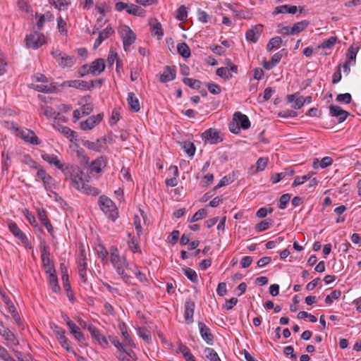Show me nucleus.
Instances as JSON below:
<instances>
[{
	"label": "nucleus",
	"mask_w": 361,
	"mask_h": 361,
	"mask_svg": "<svg viewBox=\"0 0 361 361\" xmlns=\"http://www.w3.org/2000/svg\"><path fill=\"white\" fill-rule=\"evenodd\" d=\"M25 42L27 48L37 49L46 43V39L44 34L34 31L25 37Z\"/></svg>",
	"instance_id": "3"
},
{
	"label": "nucleus",
	"mask_w": 361,
	"mask_h": 361,
	"mask_svg": "<svg viewBox=\"0 0 361 361\" xmlns=\"http://www.w3.org/2000/svg\"><path fill=\"white\" fill-rule=\"evenodd\" d=\"M309 25V21L304 20L300 22H298L291 27V32L293 35H295L300 33L303 31Z\"/></svg>",
	"instance_id": "42"
},
{
	"label": "nucleus",
	"mask_w": 361,
	"mask_h": 361,
	"mask_svg": "<svg viewBox=\"0 0 361 361\" xmlns=\"http://www.w3.org/2000/svg\"><path fill=\"white\" fill-rule=\"evenodd\" d=\"M233 121L235 123H232L229 126V129L232 133H237L239 127L244 130H247L250 127V121L248 117L239 111L233 114Z\"/></svg>",
	"instance_id": "5"
},
{
	"label": "nucleus",
	"mask_w": 361,
	"mask_h": 361,
	"mask_svg": "<svg viewBox=\"0 0 361 361\" xmlns=\"http://www.w3.org/2000/svg\"><path fill=\"white\" fill-rule=\"evenodd\" d=\"M59 131L64 135L71 142L76 140V133L67 126H61Z\"/></svg>",
	"instance_id": "45"
},
{
	"label": "nucleus",
	"mask_w": 361,
	"mask_h": 361,
	"mask_svg": "<svg viewBox=\"0 0 361 361\" xmlns=\"http://www.w3.org/2000/svg\"><path fill=\"white\" fill-rule=\"evenodd\" d=\"M63 173L65 176V179L69 180L73 188L78 190L82 189L85 183L82 178L83 172L78 167L67 165Z\"/></svg>",
	"instance_id": "1"
},
{
	"label": "nucleus",
	"mask_w": 361,
	"mask_h": 361,
	"mask_svg": "<svg viewBox=\"0 0 361 361\" xmlns=\"http://www.w3.org/2000/svg\"><path fill=\"white\" fill-rule=\"evenodd\" d=\"M90 99V96L85 97L82 99L85 100V104H82L80 108L82 114L89 115L93 111V104L87 102Z\"/></svg>",
	"instance_id": "52"
},
{
	"label": "nucleus",
	"mask_w": 361,
	"mask_h": 361,
	"mask_svg": "<svg viewBox=\"0 0 361 361\" xmlns=\"http://www.w3.org/2000/svg\"><path fill=\"white\" fill-rule=\"evenodd\" d=\"M282 39L280 37H275L269 41L267 44V51H272L274 48H278L282 44Z\"/></svg>",
	"instance_id": "47"
},
{
	"label": "nucleus",
	"mask_w": 361,
	"mask_h": 361,
	"mask_svg": "<svg viewBox=\"0 0 361 361\" xmlns=\"http://www.w3.org/2000/svg\"><path fill=\"white\" fill-rule=\"evenodd\" d=\"M273 221L271 219H267L262 221L255 226V230L257 232L260 233L267 230L272 226Z\"/></svg>",
	"instance_id": "54"
},
{
	"label": "nucleus",
	"mask_w": 361,
	"mask_h": 361,
	"mask_svg": "<svg viewBox=\"0 0 361 361\" xmlns=\"http://www.w3.org/2000/svg\"><path fill=\"white\" fill-rule=\"evenodd\" d=\"M182 149L190 157H193L195 152V146L193 142L185 141L182 144Z\"/></svg>",
	"instance_id": "48"
},
{
	"label": "nucleus",
	"mask_w": 361,
	"mask_h": 361,
	"mask_svg": "<svg viewBox=\"0 0 361 361\" xmlns=\"http://www.w3.org/2000/svg\"><path fill=\"white\" fill-rule=\"evenodd\" d=\"M359 51V47L352 44L347 50L345 54V63H351L353 66L356 63V56Z\"/></svg>",
	"instance_id": "27"
},
{
	"label": "nucleus",
	"mask_w": 361,
	"mask_h": 361,
	"mask_svg": "<svg viewBox=\"0 0 361 361\" xmlns=\"http://www.w3.org/2000/svg\"><path fill=\"white\" fill-rule=\"evenodd\" d=\"M341 292L339 290H333L330 295H326L325 302L331 305L333 303L334 300H337L341 297Z\"/></svg>",
	"instance_id": "61"
},
{
	"label": "nucleus",
	"mask_w": 361,
	"mask_h": 361,
	"mask_svg": "<svg viewBox=\"0 0 361 361\" xmlns=\"http://www.w3.org/2000/svg\"><path fill=\"white\" fill-rule=\"evenodd\" d=\"M23 162L28 165L30 168L38 170L41 167L30 155L26 154L23 157Z\"/></svg>",
	"instance_id": "58"
},
{
	"label": "nucleus",
	"mask_w": 361,
	"mask_h": 361,
	"mask_svg": "<svg viewBox=\"0 0 361 361\" xmlns=\"http://www.w3.org/2000/svg\"><path fill=\"white\" fill-rule=\"evenodd\" d=\"M195 302L189 300L184 305V319L188 324L193 322V314L195 312Z\"/></svg>",
	"instance_id": "19"
},
{
	"label": "nucleus",
	"mask_w": 361,
	"mask_h": 361,
	"mask_svg": "<svg viewBox=\"0 0 361 361\" xmlns=\"http://www.w3.org/2000/svg\"><path fill=\"white\" fill-rule=\"evenodd\" d=\"M63 87L68 86L69 87H74L80 90H91L92 86H89V82L80 80H67L63 82Z\"/></svg>",
	"instance_id": "17"
},
{
	"label": "nucleus",
	"mask_w": 361,
	"mask_h": 361,
	"mask_svg": "<svg viewBox=\"0 0 361 361\" xmlns=\"http://www.w3.org/2000/svg\"><path fill=\"white\" fill-rule=\"evenodd\" d=\"M338 42V37L332 36L327 39L324 40L319 46V49H330Z\"/></svg>",
	"instance_id": "43"
},
{
	"label": "nucleus",
	"mask_w": 361,
	"mask_h": 361,
	"mask_svg": "<svg viewBox=\"0 0 361 361\" xmlns=\"http://www.w3.org/2000/svg\"><path fill=\"white\" fill-rule=\"evenodd\" d=\"M202 139L209 142L210 144H217L222 141L219 135V132L214 128L206 130L202 135Z\"/></svg>",
	"instance_id": "12"
},
{
	"label": "nucleus",
	"mask_w": 361,
	"mask_h": 361,
	"mask_svg": "<svg viewBox=\"0 0 361 361\" xmlns=\"http://www.w3.org/2000/svg\"><path fill=\"white\" fill-rule=\"evenodd\" d=\"M51 54L61 68L72 67L75 63L73 56H68L58 49H54Z\"/></svg>",
	"instance_id": "7"
},
{
	"label": "nucleus",
	"mask_w": 361,
	"mask_h": 361,
	"mask_svg": "<svg viewBox=\"0 0 361 361\" xmlns=\"http://www.w3.org/2000/svg\"><path fill=\"white\" fill-rule=\"evenodd\" d=\"M329 114L332 117H336L339 123L343 122L350 115L348 111L336 105L329 106Z\"/></svg>",
	"instance_id": "15"
},
{
	"label": "nucleus",
	"mask_w": 361,
	"mask_h": 361,
	"mask_svg": "<svg viewBox=\"0 0 361 361\" xmlns=\"http://www.w3.org/2000/svg\"><path fill=\"white\" fill-rule=\"evenodd\" d=\"M313 173L310 172L307 174L302 176H297L293 183H292V187H296L298 185H300L301 184H303L305 182H306L307 180L310 179L312 176Z\"/></svg>",
	"instance_id": "56"
},
{
	"label": "nucleus",
	"mask_w": 361,
	"mask_h": 361,
	"mask_svg": "<svg viewBox=\"0 0 361 361\" xmlns=\"http://www.w3.org/2000/svg\"><path fill=\"white\" fill-rule=\"evenodd\" d=\"M103 115L99 114L90 116L86 121L80 123V128L83 130H89L97 126L102 120Z\"/></svg>",
	"instance_id": "13"
},
{
	"label": "nucleus",
	"mask_w": 361,
	"mask_h": 361,
	"mask_svg": "<svg viewBox=\"0 0 361 361\" xmlns=\"http://www.w3.org/2000/svg\"><path fill=\"white\" fill-rule=\"evenodd\" d=\"M82 143L84 147L94 152H100L103 149L102 145L97 142V140L96 142L82 140Z\"/></svg>",
	"instance_id": "40"
},
{
	"label": "nucleus",
	"mask_w": 361,
	"mask_h": 361,
	"mask_svg": "<svg viewBox=\"0 0 361 361\" xmlns=\"http://www.w3.org/2000/svg\"><path fill=\"white\" fill-rule=\"evenodd\" d=\"M18 135L25 142L34 145L40 144V141L35 133L30 129H17Z\"/></svg>",
	"instance_id": "10"
},
{
	"label": "nucleus",
	"mask_w": 361,
	"mask_h": 361,
	"mask_svg": "<svg viewBox=\"0 0 361 361\" xmlns=\"http://www.w3.org/2000/svg\"><path fill=\"white\" fill-rule=\"evenodd\" d=\"M127 13L135 16H144L145 11L140 6L130 4H128Z\"/></svg>",
	"instance_id": "41"
},
{
	"label": "nucleus",
	"mask_w": 361,
	"mask_h": 361,
	"mask_svg": "<svg viewBox=\"0 0 361 361\" xmlns=\"http://www.w3.org/2000/svg\"><path fill=\"white\" fill-rule=\"evenodd\" d=\"M78 274L83 283L87 282V252L83 245L79 248V254L77 258Z\"/></svg>",
	"instance_id": "4"
},
{
	"label": "nucleus",
	"mask_w": 361,
	"mask_h": 361,
	"mask_svg": "<svg viewBox=\"0 0 361 361\" xmlns=\"http://www.w3.org/2000/svg\"><path fill=\"white\" fill-rule=\"evenodd\" d=\"M216 74L224 80L232 78V75L229 73L228 68L225 67L218 68L216 71Z\"/></svg>",
	"instance_id": "60"
},
{
	"label": "nucleus",
	"mask_w": 361,
	"mask_h": 361,
	"mask_svg": "<svg viewBox=\"0 0 361 361\" xmlns=\"http://www.w3.org/2000/svg\"><path fill=\"white\" fill-rule=\"evenodd\" d=\"M98 203L101 210L106 216L115 221L118 216V212L114 202L108 197L102 195L99 197Z\"/></svg>",
	"instance_id": "2"
},
{
	"label": "nucleus",
	"mask_w": 361,
	"mask_h": 361,
	"mask_svg": "<svg viewBox=\"0 0 361 361\" xmlns=\"http://www.w3.org/2000/svg\"><path fill=\"white\" fill-rule=\"evenodd\" d=\"M37 216L42 224H43V226L47 228V231L51 235H53L54 232V228L47 217V212L44 209H38Z\"/></svg>",
	"instance_id": "23"
},
{
	"label": "nucleus",
	"mask_w": 361,
	"mask_h": 361,
	"mask_svg": "<svg viewBox=\"0 0 361 361\" xmlns=\"http://www.w3.org/2000/svg\"><path fill=\"white\" fill-rule=\"evenodd\" d=\"M178 54L183 58H189L190 56V49L185 42L179 43L177 45Z\"/></svg>",
	"instance_id": "44"
},
{
	"label": "nucleus",
	"mask_w": 361,
	"mask_h": 361,
	"mask_svg": "<svg viewBox=\"0 0 361 361\" xmlns=\"http://www.w3.org/2000/svg\"><path fill=\"white\" fill-rule=\"evenodd\" d=\"M204 353L206 357L209 361H221L217 353L213 348H206L204 349Z\"/></svg>",
	"instance_id": "55"
},
{
	"label": "nucleus",
	"mask_w": 361,
	"mask_h": 361,
	"mask_svg": "<svg viewBox=\"0 0 361 361\" xmlns=\"http://www.w3.org/2000/svg\"><path fill=\"white\" fill-rule=\"evenodd\" d=\"M295 173L293 169H286L284 171L281 173H274L271 178V180L273 183H277L281 180L283 179L286 176H292Z\"/></svg>",
	"instance_id": "36"
},
{
	"label": "nucleus",
	"mask_w": 361,
	"mask_h": 361,
	"mask_svg": "<svg viewBox=\"0 0 361 361\" xmlns=\"http://www.w3.org/2000/svg\"><path fill=\"white\" fill-rule=\"evenodd\" d=\"M188 17L187 8L182 5L177 10L176 18L178 20L184 21Z\"/></svg>",
	"instance_id": "63"
},
{
	"label": "nucleus",
	"mask_w": 361,
	"mask_h": 361,
	"mask_svg": "<svg viewBox=\"0 0 361 361\" xmlns=\"http://www.w3.org/2000/svg\"><path fill=\"white\" fill-rule=\"evenodd\" d=\"M114 30L111 27H106L105 29L102 30L99 33L98 37L96 39L94 44V49H97L99 46L106 39H108L113 33Z\"/></svg>",
	"instance_id": "24"
},
{
	"label": "nucleus",
	"mask_w": 361,
	"mask_h": 361,
	"mask_svg": "<svg viewBox=\"0 0 361 361\" xmlns=\"http://www.w3.org/2000/svg\"><path fill=\"white\" fill-rule=\"evenodd\" d=\"M49 276V284L52 291L54 293H59L61 288L59 284L58 278L56 273H51L48 274Z\"/></svg>",
	"instance_id": "39"
},
{
	"label": "nucleus",
	"mask_w": 361,
	"mask_h": 361,
	"mask_svg": "<svg viewBox=\"0 0 361 361\" xmlns=\"http://www.w3.org/2000/svg\"><path fill=\"white\" fill-rule=\"evenodd\" d=\"M128 236L129 238V240H128V245L130 250L135 253V252H141V250L139 245L138 243V238L140 236L137 235H132L130 233H128Z\"/></svg>",
	"instance_id": "32"
},
{
	"label": "nucleus",
	"mask_w": 361,
	"mask_h": 361,
	"mask_svg": "<svg viewBox=\"0 0 361 361\" xmlns=\"http://www.w3.org/2000/svg\"><path fill=\"white\" fill-rule=\"evenodd\" d=\"M87 330L90 331L91 336L97 340L99 344L105 348L108 344L106 338L100 334L99 331L92 324H90L87 326Z\"/></svg>",
	"instance_id": "21"
},
{
	"label": "nucleus",
	"mask_w": 361,
	"mask_h": 361,
	"mask_svg": "<svg viewBox=\"0 0 361 361\" xmlns=\"http://www.w3.org/2000/svg\"><path fill=\"white\" fill-rule=\"evenodd\" d=\"M41 157L42 159L49 164L55 166L58 169L61 170L62 173L64 171L66 166L61 163L56 154L43 153Z\"/></svg>",
	"instance_id": "16"
},
{
	"label": "nucleus",
	"mask_w": 361,
	"mask_h": 361,
	"mask_svg": "<svg viewBox=\"0 0 361 361\" xmlns=\"http://www.w3.org/2000/svg\"><path fill=\"white\" fill-rule=\"evenodd\" d=\"M10 231L22 242H24L27 238L25 235L18 228L15 222H11L8 225Z\"/></svg>",
	"instance_id": "37"
},
{
	"label": "nucleus",
	"mask_w": 361,
	"mask_h": 361,
	"mask_svg": "<svg viewBox=\"0 0 361 361\" xmlns=\"http://www.w3.org/2000/svg\"><path fill=\"white\" fill-rule=\"evenodd\" d=\"M183 82L186 85L189 86L190 87L195 90H199L201 87L202 82L200 80L191 78H184L183 79Z\"/></svg>",
	"instance_id": "50"
},
{
	"label": "nucleus",
	"mask_w": 361,
	"mask_h": 361,
	"mask_svg": "<svg viewBox=\"0 0 361 361\" xmlns=\"http://www.w3.org/2000/svg\"><path fill=\"white\" fill-rule=\"evenodd\" d=\"M268 161H269L268 158H266V157H261V158H259L257 161L256 164L252 166L249 169V170H248L249 174L254 175V174L257 173L259 171H264V169L266 168V166H267Z\"/></svg>",
	"instance_id": "26"
},
{
	"label": "nucleus",
	"mask_w": 361,
	"mask_h": 361,
	"mask_svg": "<svg viewBox=\"0 0 361 361\" xmlns=\"http://www.w3.org/2000/svg\"><path fill=\"white\" fill-rule=\"evenodd\" d=\"M118 329L123 337V343H125V345H128L130 347L134 348L135 347V345L130 338L128 329L127 326L124 322H119L118 325Z\"/></svg>",
	"instance_id": "25"
},
{
	"label": "nucleus",
	"mask_w": 361,
	"mask_h": 361,
	"mask_svg": "<svg viewBox=\"0 0 361 361\" xmlns=\"http://www.w3.org/2000/svg\"><path fill=\"white\" fill-rule=\"evenodd\" d=\"M89 66V71H90V73L93 75L101 74L105 69V62L102 58L94 60Z\"/></svg>",
	"instance_id": "22"
},
{
	"label": "nucleus",
	"mask_w": 361,
	"mask_h": 361,
	"mask_svg": "<svg viewBox=\"0 0 361 361\" xmlns=\"http://www.w3.org/2000/svg\"><path fill=\"white\" fill-rule=\"evenodd\" d=\"M110 260L114 267L124 266L126 264V259L120 257L118 249L114 247L111 248Z\"/></svg>",
	"instance_id": "29"
},
{
	"label": "nucleus",
	"mask_w": 361,
	"mask_h": 361,
	"mask_svg": "<svg viewBox=\"0 0 361 361\" xmlns=\"http://www.w3.org/2000/svg\"><path fill=\"white\" fill-rule=\"evenodd\" d=\"M39 248H40L42 259L49 258V255H50L49 249V247L47 246L46 242L44 240H42L40 241Z\"/></svg>",
	"instance_id": "57"
},
{
	"label": "nucleus",
	"mask_w": 361,
	"mask_h": 361,
	"mask_svg": "<svg viewBox=\"0 0 361 361\" xmlns=\"http://www.w3.org/2000/svg\"><path fill=\"white\" fill-rule=\"evenodd\" d=\"M198 328L202 338L209 345H212L214 341V336L211 333V330L204 323L198 322Z\"/></svg>",
	"instance_id": "18"
},
{
	"label": "nucleus",
	"mask_w": 361,
	"mask_h": 361,
	"mask_svg": "<svg viewBox=\"0 0 361 361\" xmlns=\"http://www.w3.org/2000/svg\"><path fill=\"white\" fill-rule=\"evenodd\" d=\"M0 335L7 341V346L18 345V340L15 334L0 321Z\"/></svg>",
	"instance_id": "8"
},
{
	"label": "nucleus",
	"mask_w": 361,
	"mask_h": 361,
	"mask_svg": "<svg viewBox=\"0 0 361 361\" xmlns=\"http://www.w3.org/2000/svg\"><path fill=\"white\" fill-rule=\"evenodd\" d=\"M176 77V68L175 66H166L164 67L163 73L157 75V78L161 83H166L173 80Z\"/></svg>",
	"instance_id": "9"
},
{
	"label": "nucleus",
	"mask_w": 361,
	"mask_h": 361,
	"mask_svg": "<svg viewBox=\"0 0 361 361\" xmlns=\"http://www.w3.org/2000/svg\"><path fill=\"white\" fill-rule=\"evenodd\" d=\"M336 99L339 103L348 104L352 101V97L350 93L338 94Z\"/></svg>",
	"instance_id": "62"
},
{
	"label": "nucleus",
	"mask_w": 361,
	"mask_h": 361,
	"mask_svg": "<svg viewBox=\"0 0 361 361\" xmlns=\"http://www.w3.org/2000/svg\"><path fill=\"white\" fill-rule=\"evenodd\" d=\"M71 331V333L74 336L75 339L79 341H82L85 340V337L80 328L74 323H69L67 326Z\"/></svg>",
	"instance_id": "38"
},
{
	"label": "nucleus",
	"mask_w": 361,
	"mask_h": 361,
	"mask_svg": "<svg viewBox=\"0 0 361 361\" xmlns=\"http://www.w3.org/2000/svg\"><path fill=\"white\" fill-rule=\"evenodd\" d=\"M183 271L184 274L190 281L195 283H198V276L194 269L191 268H184L183 269Z\"/></svg>",
	"instance_id": "49"
},
{
	"label": "nucleus",
	"mask_w": 361,
	"mask_h": 361,
	"mask_svg": "<svg viewBox=\"0 0 361 361\" xmlns=\"http://www.w3.org/2000/svg\"><path fill=\"white\" fill-rule=\"evenodd\" d=\"M263 25L261 24L255 25L248 30L245 33L247 41L255 43L258 40L262 32Z\"/></svg>",
	"instance_id": "14"
},
{
	"label": "nucleus",
	"mask_w": 361,
	"mask_h": 361,
	"mask_svg": "<svg viewBox=\"0 0 361 361\" xmlns=\"http://www.w3.org/2000/svg\"><path fill=\"white\" fill-rule=\"evenodd\" d=\"M288 102L293 103L292 107L295 109H300L305 103V99L302 97H297L296 94H288L287 96Z\"/></svg>",
	"instance_id": "35"
},
{
	"label": "nucleus",
	"mask_w": 361,
	"mask_h": 361,
	"mask_svg": "<svg viewBox=\"0 0 361 361\" xmlns=\"http://www.w3.org/2000/svg\"><path fill=\"white\" fill-rule=\"evenodd\" d=\"M42 262L47 274L56 273L54 263L50 258L42 259Z\"/></svg>",
	"instance_id": "53"
},
{
	"label": "nucleus",
	"mask_w": 361,
	"mask_h": 361,
	"mask_svg": "<svg viewBox=\"0 0 361 361\" xmlns=\"http://www.w3.org/2000/svg\"><path fill=\"white\" fill-rule=\"evenodd\" d=\"M36 176L43 182L44 189L51 191L54 185V180L42 166L39 168Z\"/></svg>",
	"instance_id": "11"
},
{
	"label": "nucleus",
	"mask_w": 361,
	"mask_h": 361,
	"mask_svg": "<svg viewBox=\"0 0 361 361\" xmlns=\"http://www.w3.org/2000/svg\"><path fill=\"white\" fill-rule=\"evenodd\" d=\"M79 191L92 196H97L99 194V190L97 188L92 187L86 183L83 185L82 189Z\"/></svg>",
	"instance_id": "59"
},
{
	"label": "nucleus",
	"mask_w": 361,
	"mask_h": 361,
	"mask_svg": "<svg viewBox=\"0 0 361 361\" xmlns=\"http://www.w3.org/2000/svg\"><path fill=\"white\" fill-rule=\"evenodd\" d=\"M127 102L130 106V109L137 112L140 110V105L138 99L135 96L133 92H129L127 97Z\"/></svg>",
	"instance_id": "33"
},
{
	"label": "nucleus",
	"mask_w": 361,
	"mask_h": 361,
	"mask_svg": "<svg viewBox=\"0 0 361 361\" xmlns=\"http://www.w3.org/2000/svg\"><path fill=\"white\" fill-rule=\"evenodd\" d=\"M49 2L59 10H66L70 4V0H49Z\"/></svg>",
	"instance_id": "51"
},
{
	"label": "nucleus",
	"mask_w": 361,
	"mask_h": 361,
	"mask_svg": "<svg viewBox=\"0 0 361 361\" xmlns=\"http://www.w3.org/2000/svg\"><path fill=\"white\" fill-rule=\"evenodd\" d=\"M332 163L333 159L331 157H325L320 161L318 159H314L313 161L312 166L314 169H317L318 168L324 169L331 166Z\"/></svg>",
	"instance_id": "31"
},
{
	"label": "nucleus",
	"mask_w": 361,
	"mask_h": 361,
	"mask_svg": "<svg viewBox=\"0 0 361 361\" xmlns=\"http://www.w3.org/2000/svg\"><path fill=\"white\" fill-rule=\"evenodd\" d=\"M30 87L34 89L35 90L44 93H50L53 92L54 87L47 85H36L31 84Z\"/></svg>",
	"instance_id": "46"
},
{
	"label": "nucleus",
	"mask_w": 361,
	"mask_h": 361,
	"mask_svg": "<svg viewBox=\"0 0 361 361\" xmlns=\"http://www.w3.org/2000/svg\"><path fill=\"white\" fill-rule=\"evenodd\" d=\"M149 25L153 35L158 36L159 38L163 37L164 32L161 24L157 19H151L149 20Z\"/></svg>",
	"instance_id": "34"
},
{
	"label": "nucleus",
	"mask_w": 361,
	"mask_h": 361,
	"mask_svg": "<svg viewBox=\"0 0 361 361\" xmlns=\"http://www.w3.org/2000/svg\"><path fill=\"white\" fill-rule=\"evenodd\" d=\"M123 42V49L126 51L128 48L135 42L136 35L128 25H122L118 30Z\"/></svg>",
	"instance_id": "6"
},
{
	"label": "nucleus",
	"mask_w": 361,
	"mask_h": 361,
	"mask_svg": "<svg viewBox=\"0 0 361 361\" xmlns=\"http://www.w3.org/2000/svg\"><path fill=\"white\" fill-rule=\"evenodd\" d=\"M298 11V7L293 5H281L275 7L272 14L274 16L278 15L279 13H291L295 14Z\"/></svg>",
	"instance_id": "28"
},
{
	"label": "nucleus",
	"mask_w": 361,
	"mask_h": 361,
	"mask_svg": "<svg viewBox=\"0 0 361 361\" xmlns=\"http://www.w3.org/2000/svg\"><path fill=\"white\" fill-rule=\"evenodd\" d=\"M107 158L104 156H100L94 160L90 166V169L92 172L101 173L106 166Z\"/></svg>",
	"instance_id": "20"
},
{
	"label": "nucleus",
	"mask_w": 361,
	"mask_h": 361,
	"mask_svg": "<svg viewBox=\"0 0 361 361\" xmlns=\"http://www.w3.org/2000/svg\"><path fill=\"white\" fill-rule=\"evenodd\" d=\"M109 339L111 343L119 350L126 353L129 357H132L133 351L132 350H127L125 347L128 345H125V343H121L118 339L115 336H109Z\"/></svg>",
	"instance_id": "30"
},
{
	"label": "nucleus",
	"mask_w": 361,
	"mask_h": 361,
	"mask_svg": "<svg viewBox=\"0 0 361 361\" xmlns=\"http://www.w3.org/2000/svg\"><path fill=\"white\" fill-rule=\"evenodd\" d=\"M58 341L60 343L61 345L68 352L73 351L72 348L71 347V342L65 334L62 335L61 337H59Z\"/></svg>",
	"instance_id": "64"
}]
</instances>
